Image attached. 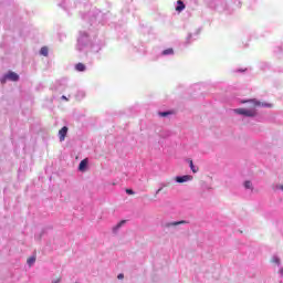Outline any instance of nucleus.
<instances>
[{
	"label": "nucleus",
	"mask_w": 283,
	"mask_h": 283,
	"mask_svg": "<svg viewBox=\"0 0 283 283\" xmlns=\"http://www.w3.org/2000/svg\"><path fill=\"white\" fill-rule=\"evenodd\" d=\"M243 103H251L250 108H237L234 112L235 114H240L241 116H248L250 118L258 116L256 107H272L271 104H262L258 102V99L243 101Z\"/></svg>",
	"instance_id": "f257e3e1"
},
{
	"label": "nucleus",
	"mask_w": 283,
	"mask_h": 283,
	"mask_svg": "<svg viewBox=\"0 0 283 283\" xmlns=\"http://www.w3.org/2000/svg\"><path fill=\"white\" fill-rule=\"evenodd\" d=\"M4 81H13L17 82L19 81V74L10 71L8 74L4 75Z\"/></svg>",
	"instance_id": "f03ea898"
},
{
	"label": "nucleus",
	"mask_w": 283,
	"mask_h": 283,
	"mask_svg": "<svg viewBox=\"0 0 283 283\" xmlns=\"http://www.w3.org/2000/svg\"><path fill=\"white\" fill-rule=\"evenodd\" d=\"M67 126L62 127V129L59 130L60 136V143H63L65 140V136H67Z\"/></svg>",
	"instance_id": "7ed1b4c3"
},
{
	"label": "nucleus",
	"mask_w": 283,
	"mask_h": 283,
	"mask_svg": "<svg viewBox=\"0 0 283 283\" xmlns=\"http://www.w3.org/2000/svg\"><path fill=\"white\" fill-rule=\"evenodd\" d=\"M177 4H178L176 7L177 12H182V10H185V2H182V0H178Z\"/></svg>",
	"instance_id": "20e7f679"
},
{
	"label": "nucleus",
	"mask_w": 283,
	"mask_h": 283,
	"mask_svg": "<svg viewBox=\"0 0 283 283\" xmlns=\"http://www.w3.org/2000/svg\"><path fill=\"white\" fill-rule=\"evenodd\" d=\"M78 169H80L81 171H85V169H87V159H83V160L80 163Z\"/></svg>",
	"instance_id": "39448f33"
},
{
	"label": "nucleus",
	"mask_w": 283,
	"mask_h": 283,
	"mask_svg": "<svg viewBox=\"0 0 283 283\" xmlns=\"http://www.w3.org/2000/svg\"><path fill=\"white\" fill-rule=\"evenodd\" d=\"M190 176H182V177H176V182H187V180H190Z\"/></svg>",
	"instance_id": "423d86ee"
},
{
	"label": "nucleus",
	"mask_w": 283,
	"mask_h": 283,
	"mask_svg": "<svg viewBox=\"0 0 283 283\" xmlns=\"http://www.w3.org/2000/svg\"><path fill=\"white\" fill-rule=\"evenodd\" d=\"M75 70H76L77 72H85L86 66H85V64H83V63H77V64L75 65Z\"/></svg>",
	"instance_id": "0eeeda50"
},
{
	"label": "nucleus",
	"mask_w": 283,
	"mask_h": 283,
	"mask_svg": "<svg viewBox=\"0 0 283 283\" xmlns=\"http://www.w3.org/2000/svg\"><path fill=\"white\" fill-rule=\"evenodd\" d=\"M188 163L190 165V169H191L192 174H198L199 169H198V167L193 166V160L189 159Z\"/></svg>",
	"instance_id": "6e6552de"
},
{
	"label": "nucleus",
	"mask_w": 283,
	"mask_h": 283,
	"mask_svg": "<svg viewBox=\"0 0 283 283\" xmlns=\"http://www.w3.org/2000/svg\"><path fill=\"white\" fill-rule=\"evenodd\" d=\"M34 262H36V255L30 256L27 260V263L29 264V266H32V264H34Z\"/></svg>",
	"instance_id": "1a4fd4ad"
},
{
	"label": "nucleus",
	"mask_w": 283,
	"mask_h": 283,
	"mask_svg": "<svg viewBox=\"0 0 283 283\" xmlns=\"http://www.w3.org/2000/svg\"><path fill=\"white\" fill-rule=\"evenodd\" d=\"M40 54H42V56H48V54H49L48 46H42L40 50Z\"/></svg>",
	"instance_id": "9d476101"
},
{
	"label": "nucleus",
	"mask_w": 283,
	"mask_h": 283,
	"mask_svg": "<svg viewBox=\"0 0 283 283\" xmlns=\"http://www.w3.org/2000/svg\"><path fill=\"white\" fill-rule=\"evenodd\" d=\"M169 54H174V49H166V50L163 51L164 56H167Z\"/></svg>",
	"instance_id": "9b49d317"
},
{
	"label": "nucleus",
	"mask_w": 283,
	"mask_h": 283,
	"mask_svg": "<svg viewBox=\"0 0 283 283\" xmlns=\"http://www.w3.org/2000/svg\"><path fill=\"white\" fill-rule=\"evenodd\" d=\"M178 224H187V221L182 220V221H179V222L171 223L172 227H178Z\"/></svg>",
	"instance_id": "f8f14e48"
},
{
	"label": "nucleus",
	"mask_w": 283,
	"mask_h": 283,
	"mask_svg": "<svg viewBox=\"0 0 283 283\" xmlns=\"http://www.w3.org/2000/svg\"><path fill=\"white\" fill-rule=\"evenodd\" d=\"M244 187H245V189H252V184H251V181H245V182H244Z\"/></svg>",
	"instance_id": "ddd939ff"
},
{
	"label": "nucleus",
	"mask_w": 283,
	"mask_h": 283,
	"mask_svg": "<svg viewBox=\"0 0 283 283\" xmlns=\"http://www.w3.org/2000/svg\"><path fill=\"white\" fill-rule=\"evenodd\" d=\"M169 115H171V112H161V113H159V116H163V117L169 116Z\"/></svg>",
	"instance_id": "4468645a"
},
{
	"label": "nucleus",
	"mask_w": 283,
	"mask_h": 283,
	"mask_svg": "<svg viewBox=\"0 0 283 283\" xmlns=\"http://www.w3.org/2000/svg\"><path fill=\"white\" fill-rule=\"evenodd\" d=\"M123 224H125V220L120 221L117 226L116 229H120L123 227Z\"/></svg>",
	"instance_id": "2eb2a0df"
},
{
	"label": "nucleus",
	"mask_w": 283,
	"mask_h": 283,
	"mask_svg": "<svg viewBox=\"0 0 283 283\" xmlns=\"http://www.w3.org/2000/svg\"><path fill=\"white\" fill-rule=\"evenodd\" d=\"M126 193H128V196H134V190H132V189H126Z\"/></svg>",
	"instance_id": "dca6fc26"
},
{
	"label": "nucleus",
	"mask_w": 283,
	"mask_h": 283,
	"mask_svg": "<svg viewBox=\"0 0 283 283\" xmlns=\"http://www.w3.org/2000/svg\"><path fill=\"white\" fill-rule=\"evenodd\" d=\"M117 277H118L119 280H123V279L125 277V275H124V274H118Z\"/></svg>",
	"instance_id": "f3484780"
},
{
	"label": "nucleus",
	"mask_w": 283,
	"mask_h": 283,
	"mask_svg": "<svg viewBox=\"0 0 283 283\" xmlns=\"http://www.w3.org/2000/svg\"><path fill=\"white\" fill-rule=\"evenodd\" d=\"M52 283H61V279H57L55 281H52Z\"/></svg>",
	"instance_id": "a211bd4d"
},
{
	"label": "nucleus",
	"mask_w": 283,
	"mask_h": 283,
	"mask_svg": "<svg viewBox=\"0 0 283 283\" xmlns=\"http://www.w3.org/2000/svg\"><path fill=\"white\" fill-rule=\"evenodd\" d=\"M163 191V188H159L156 193H160Z\"/></svg>",
	"instance_id": "6ab92c4d"
},
{
	"label": "nucleus",
	"mask_w": 283,
	"mask_h": 283,
	"mask_svg": "<svg viewBox=\"0 0 283 283\" xmlns=\"http://www.w3.org/2000/svg\"><path fill=\"white\" fill-rule=\"evenodd\" d=\"M274 262H275L276 264H280V259H275Z\"/></svg>",
	"instance_id": "aec40b11"
},
{
	"label": "nucleus",
	"mask_w": 283,
	"mask_h": 283,
	"mask_svg": "<svg viewBox=\"0 0 283 283\" xmlns=\"http://www.w3.org/2000/svg\"><path fill=\"white\" fill-rule=\"evenodd\" d=\"M62 98H64L65 101H67V98L65 96H62Z\"/></svg>",
	"instance_id": "412c9836"
}]
</instances>
